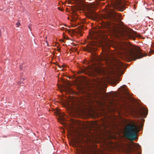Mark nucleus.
<instances>
[{"label": "nucleus", "mask_w": 154, "mask_h": 154, "mask_svg": "<svg viewBox=\"0 0 154 154\" xmlns=\"http://www.w3.org/2000/svg\"><path fill=\"white\" fill-rule=\"evenodd\" d=\"M119 48L120 50L123 51V52L126 55L128 58L132 60H135L147 55L146 54H143L139 47L129 43L121 44Z\"/></svg>", "instance_id": "nucleus-1"}, {"label": "nucleus", "mask_w": 154, "mask_h": 154, "mask_svg": "<svg viewBox=\"0 0 154 154\" xmlns=\"http://www.w3.org/2000/svg\"><path fill=\"white\" fill-rule=\"evenodd\" d=\"M104 59L102 57L98 56H96L94 58L95 61V65H94L93 68L94 69L85 68L84 69H82L80 73H84L89 75L93 74V71H95L98 74L106 75L108 74L107 70L105 69V66H104L102 60Z\"/></svg>", "instance_id": "nucleus-2"}, {"label": "nucleus", "mask_w": 154, "mask_h": 154, "mask_svg": "<svg viewBox=\"0 0 154 154\" xmlns=\"http://www.w3.org/2000/svg\"><path fill=\"white\" fill-rule=\"evenodd\" d=\"M106 11L107 15L105 17L106 19H109L115 21L120 22L122 20L121 16L120 14H118L114 11L113 9L111 6L106 7Z\"/></svg>", "instance_id": "nucleus-3"}, {"label": "nucleus", "mask_w": 154, "mask_h": 154, "mask_svg": "<svg viewBox=\"0 0 154 154\" xmlns=\"http://www.w3.org/2000/svg\"><path fill=\"white\" fill-rule=\"evenodd\" d=\"M137 129V126L134 123L128 126L125 133V136L131 140H134L136 137V131Z\"/></svg>", "instance_id": "nucleus-4"}, {"label": "nucleus", "mask_w": 154, "mask_h": 154, "mask_svg": "<svg viewBox=\"0 0 154 154\" xmlns=\"http://www.w3.org/2000/svg\"><path fill=\"white\" fill-rule=\"evenodd\" d=\"M96 97L99 99H103L104 98H111L114 100V98L117 97L118 100L119 102L124 103H125L126 99V98L125 97H123L121 96L119 97L118 96V94L117 93L108 94H104L100 93L99 94L96 95Z\"/></svg>", "instance_id": "nucleus-5"}, {"label": "nucleus", "mask_w": 154, "mask_h": 154, "mask_svg": "<svg viewBox=\"0 0 154 154\" xmlns=\"http://www.w3.org/2000/svg\"><path fill=\"white\" fill-rule=\"evenodd\" d=\"M105 27L111 33H118L121 32L120 26L117 24L108 23L106 24Z\"/></svg>", "instance_id": "nucleus-6"}, {"label": "nucleus", "mask_w": 154, "mask_h": 154, "mask_svg": "<svg viewBox=\"0 0 154 154\" xmlns=\"http://www.w3.org/2000/svg\"><path fill=\"white\" fill-rule=\"evenodd\" d=\"M136 115L139 118H145L148 114V110L144 108H140L135 112Z\"/></svg>", "instance_id": "nucleus-7"}, {"label": "nucleus", "mask_w": 154, "mask_h": 154, "mask_svg": "<svg viewBox=\"0 0 154 154\" xmlns=\"http://www.w3.org/2000/svg\"><path fill=\"white\" fill-rule=\"evenodd\" d=\"M105 81L100 79L96 80L94 83L95 85L98 88L102 87L105 85Z\"/></svg>", "instance_id": "nucleus-8"}, {"label": "nucleus", "mask_w": 154, "mask_h": 154, "mask_svg": "<svg viewBox=\"0 0 154 154\" xmlns=\"http://www.w3.org/2000/svg\"><path fill=\"white\" fill-rule=\"evenodd\" d=\"M127 38H133L134 39V38L137 36V35L136 32L133 31L131 29L129 32H127L126 33Z\"/></svg>", "instance_id": "nucleus-9"}, {"label": "nucleus", "mask_w": 154, "mask_h": 154, "mask_svg": "<svg viewBox=\"0 0 154 154\" xmlns=\"http://www.w3.org/2000/svg\"><path fill=\"white\" fill-rule=\"evenodd\" d=\"M88 17L90 18H94L97 17V14L94 11H89L86 14Z\"/></svg>", "instance_id": "nucleus-10"}, {"label": "nucleus", "mask_w": 154, "mask_h": 154, "mask_svg": "<svg viewBox=\"0 0 154 154\" xmlns=\"http://www.w3.org/2000/svg\"><path fill=\"white\" fill-rule=\"evenodd\" d=\"M116 66L118 69H120L124 68L125 66L124 64L119 61H117L116 64Z\"/></svg>", "instance_id": "nucleus-11"}, {"label": "nucleus", "mask_w": 154, "mask_h": 154, "mask_svg": "<svg viewBox=\"0 0 154 154\" xmlns=\"http://www.w3.org/2000/svg\"><path fill=\"white\" fill-rule=\"evenodd\" d=\"M125 5H126V4L125 5L124 3L119 4L118 6L119 10L121 11H123L126 8Z\"/></svg>", "instance_id": "nucleus-12"}, {"label": "nucleus", "mask_w": 154, "mask_h": 154, "mask_svg": "<svg viewBox=\"0 0 154 154\" xmlns=\"http://www.w3.org/2000/svg\"><path fill=\"white\" fill-rule=\"evenodd\" d=\"M56 115L59 116L60 119L62 121L64 120V118L63 117L64 116V114H62L60 112L57 111L56 112Z\"/></svg>", "instance_id": "nucleus-13"}, {"label": "nucleus", "mask_w": 154, "mask_h": 154, "mask_svg": "<svg viewBox=\"0 0 154 154\" xmlns=\"http://www.w3.org/2000/svg\"><path fill=\"white\" fill-rule=\"evenodd\" d=\"M64 90L67 94H71L72 92V89L69 87L66 86L64 88Z\"/></svg>", "instance_id": "nucleus-14"}, {"label": "nucleus", "mask_w": 154, "mask_h": 154, "mask_svg": "<svg viewBox=\"0 0 154 154\" xmlns=\"http://www.w3.org/2000/svg\"><path fill=\"white\" fill-rule=\"evenodd\" d=\"M79 154H93L91 152H85L83 151H81Z\"/></svg>", "instance_id": "nucleus-15"}, {"label": "nucleus", "mask_w": 154, "mask_h": 154, "mask_svg": "<svg viewBox=\"0 0 154 154\" xmlns=\"http://www.w3.org/2000/svg\"><path fill=\"white\" fill-rule=\"evenodd\" d=\"M61 29L63 30H65L66 32H67L69 33L70 34L71 33V31L70 30L66 28H64V27H63Z\"/></svg>", "instance_id": "nucleus-16"}, {"label": "nucleus", "mask_w": 154, "mask_h": 154, "mask_svg": "<svg viewBox=\"0 0 154 154\" xmlns=\"http://www.w3.org/2000/svg\"><path fill=\"white\" fill-rule=\"evenodd\" d=\"M16 24L17 27H18L20 25V23L19 21H18V22L16 23Z\"/></svg>", "instance_id": "nucleus-17"}, {"label": "nucleus", "mask_w": 154, "mask_h": 154, "mask_svg": "<svg viewBox=\"0 0 154 154\" xmlns=\"http://www.w3.org/2000/svg\"><path fill=\"white\" fill-rule=\"evenodd\" d=\"M77 18V17H73L72 18V19L71 20V21H75L76 20Z\"/></svg>", "instance_id": "nucleus-18"}, {"label": "nucleus", "mask_w": 154, "mask_h": 154, "mask_svg": "<svg viewBox=\"0 0 154 154\" xmlns=\"http://www.w3.org/2000/svg\"><path fill=\"white\" fill-rule=\"evenodd\" d=\"M57 50V51L60 52V48H58Z\"/></svg>", "instance_id": "nucleus-19"}, {"label": "nucleus", "mask_w": 154, "mask_h": 154, "mask_svg": "<svg viewBox=\"0 0 154 154\" xmlns=\"http://www.w3.org/2000/svg\"><path fill=\"white\" fill-rule=\"evenodd\" d=\"M124 90L125 91V93L126 95H128V94L126 91L125 90V89H124Z\"/></svg>", "instance_id": "nucleus-20"}, {"label": "nucleus", "mask_w": 154, "mask_h": 154, "mask_svg": "<svg viewBox=\"0 0 154 154\" xmlns=\"http://www.w3.org/2000/svg\"><path fill=\"white\" fill-rule=\"evenodd\" d=\"M89 1L91 2V3L94 2V0H88Z\"/></svg>", "instance_id": "nucleus-21"}, {"label": "nucleus", "mask_w": 154, "mask_h": 154, "mask_svg": "<svg viewBox=\"0 0 154 154\" xmlns=\"http://www.w3.org/2000/svg\"><path fill=\"white\" fill-rule=\"evenodd\" d=\"M58 9L60 10V11H62V9H61L60 8V7H58Z\"/></svg>", "instance_id": "nucleus-22"}, {"label": "nucleus", "mask_w": 154, "mask_h": 154, "mask_svg": "<svg viewBox=\"0 0 154 154\" xmlns=\"http://www.w3.org/2000/svg\"><path fill=\"white\" fill-rule=\"evenodd\" d=\"M107 60H106L104 62H105V63H107Z\"/></svg>", "instance_id": "nucleus-23"}, {"label": "nucleus", "mask_w": 154, "mask_h": 154, "mask_svg": "<svg viewBox=\"0 0 154 154\" xmlns=\"http://www.w3.org/2000/svg\"><path fill=\"white\" fill-rule=\"evenodd\" d=\"M29 29H30V30H31V29L30 28V27L29 26Z\"/></svg>", "instance_id": "nucleus-24"}, {"label": "nucleus", "mask_w": 154, "mask_h": 154, "mask_svg": "<svg viewBox=\"0 0 154 154\" xmlns=\"http://www.w3.org/2000/svg\"><path fill=\"white\" fill-rule=\"evenodd\" d=\"M46 42L47 43V46H48V42H47V41H46Z\"/></svg>", "instance_id": "nucleus-25"}, {"label": "nucleus", "mask_w": 154, "mask_h": 154, "mask_svg": "<svg viewBox=\"0 0 154 154\" xmlns=\"http://www.w3.org/2000/svg\"><path fill=\"white\" fill-rule=\"evenodd\" d=\"M104 0H100V1H104Z\"/></svg>", "instance_id": "nucleus-26"}, {"label": "nucleus", "mask_w": 154, "mask_h": 154, "mask_svg": "<svg viewBox=\"0 0 154 154\" xmlns=\"http://www.w3.org/2000/svg\"><path fill=\"white\" fill-rule=\"evenodd\" d=\"M71 3V2L69 1V3Z\"/></svg>", "instance_id": "nucleus-27"}]
</instances>
